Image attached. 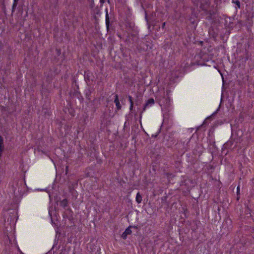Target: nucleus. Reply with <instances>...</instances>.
I'll use <instances>...</instances> for the list:
<instances>
[{"instance_id": "6e6552de", "label": "nucleus", "mask_w": 254, "mask_h": 254, "mask_svg": "<svg viewBox=\"0 0 254 254\" xmlns=\"http://www.w3.org/2000/svg\"><path fill=\"white\" fill-rule=\"evenodd\" d=\"M133 103H130V107H129V109L130 110H132V109H133Z\"/></svg>"}, {"instance_id": "1a4fd4ad", "label": "nucleus", "mask_w": 254, "mask_h": 254, "mask_svg": "<svg viewBox=\"0 0 254 254\" xmlns=\"http://www.w3.org/2000/svg\"><path fill=\"white\" fill-rule=\"evenodd\" d=\"M237 193H239V191H240V187H239V186H238L237 187Z\"/></svg>"}, {"instance_id": "0eeeda50", "label": "nucleus", "mask_w": 254, "mask_h": 254, "mask_svg": "<svg viewBox=\"0 0 254 254\" xmlns=\"http://www.w3.org/2000/svg\"><path fill=\"white\" fill-rule=\"evenodd\" d=\"M18 0H14L13 6H16Z\"/></svg>"}, {"instance_id": "423d86ee", "label": "nucleus", "mask_w": 254, "mask_h": 254, "mask_svg": "<svg viewBox=\"0 0 254 254\" xmlns=\"http://www.w3.org/2000/svg\"><path fill=\"white\" fill-rule=\"evenodd\" d=\"M128 99H129V101L130 103H133V101L132 100V98L131 96H128Z\"/></svg>"}, {"instance_id": "f257e3e1", "label": "nucleus", "mask_w": 254, "mask_h": 254, "mask_svg": "<svg viewBox=\"0 0 254 254\" xmlns=\"http://www.w3.org/2000/svg\"><path fill=\"white\" fill-rule=\"evenodd\" d=\"M154 104V100L153 98L149 99L145 103L143 110L145 111L146 108L152 106Z\"/></svg>"}, {"instance_id": "9b49d317", "label": "nucleus", "mask_w": 254, "mask_h": 254, "mask_svg": "<svg viewBox=\"0 0 254 254\" xmlns=\"http://www.w3.org/2000/svg\"><path fill=\"white\" fill-rule=\"evenodd\" d=\"M165 25V23H163V25H162V27H164Z\"/></svg>"}, {"instance_id": "9d476101", "label": "nucleus", "mask_w": 254, "mask_h": 254, "mask_svg": "<svg viewBox=\"0 0 254 254\" xmlns=\"http://www.w3.org/2000/svg\"><path fill=\"white\" fill-rule=\"evenodd\" d=\"M108 23H109V21L106 19V24H107V25H108Z\"/></svg>"}, {"instance_id": "20e7f679", "label": "nucleus", "mask_w": 254, "mask_h": 254, "mask_svg": "<svg viewBox=\"0 0 254 254\" xmlns=\"http://www.w3.org/2000/svg\"><path fill=\"white\" fill-rule=\"evenodd\" d=\"M114 102L116 104V107H117V108L118 109V110L121 109V106L120 105V101H119V100L118 98V96L117 95H116V96H115V99Z\"/></svg>"}, {"instance_id": "7ed1b4c3", "label": "nucleus", "mask_w": 254, "mask_h": 254, "mask_svg": "<svg viewBox=\"0 0 254 254\" xmlns=\"http://www.w3.org/2000/svg\"><path fill=\"white\" fill-rule=\"evenodd\" d=\"M4 149V144L2 137L0 136V156L1 155Z\"/></svg>"}, {"instance_id": "f03ea898", "label": "nucleus", "mask_w": 254, "mask_h": 254, "mask_svg": "<svg viewBox=\"0 0 254 254\" xmlns=\"http://www.w3.org/2000/svg\"><path fill=\"white\" fill-rule=\"evenodd\" d=\"M132 233L131 230L130 229V227H128L126 229L125 232L122 234V237L124 240L126 239L127 235L131 234Z\"/></svg>"}, {"instance_id": "f8f14e48", "label": "nucleus", "mask_w": 254, "mask_h": 254, "mask_svg": "<svg viewBox=\"0 0 254 254\" xmlns=\"http://www.w3.org/2000/svg\"><path fill=\"white\" fill-rule=\"evenodd\" d=\"M239 3H240V2H239V1H237V4H239Z\"/></svg>"}, {"instance_id": "39448f33", "label": "nucleus", "mask_w": 254, "mask_h": 254, "mask_svg": "<svg viewBox=\"0 0 254 254\" xmlns=\"http://www.w3.org/2000/svg\"><path fill=\"white\" fill-rule=\"evenodd\" d=\"M135 199L138 203H141L142 201V197L139 192L137 193Z\"/></svg>"}]
</instances>
